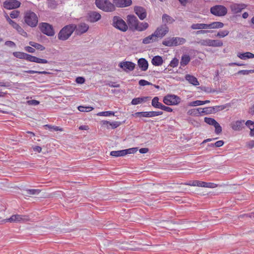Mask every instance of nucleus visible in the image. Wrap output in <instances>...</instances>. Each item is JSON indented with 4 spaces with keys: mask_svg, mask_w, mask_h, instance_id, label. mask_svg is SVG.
<instances>
[{
    "mask_svg": "<svg viewBox=\"0 0 254 254\" xmlns=\"http://www.w3.org/2000/svg\"><path fill=\"white\" fill-rule=\"evenodd\" d=\"M224 26L223 23L219 21L212 22L209 24L193 23L191 25L190 28L192 30H199L195 32L196 35L205 34L212 32V31L207 29H219Z\"/></svg>",
    "mask_w": 254,
    "mask_h": 254,
    "instance_id": "nucleus-1",
    "label": "nucleus"
},
{
    "mask_svg": "<svg viewBox=\"0 0 254 254\" xmlns=\"http://www.w3.org/2000/svg\"><path fill=\"white\" fill-rule=\"evenodd\" d=\"M76 28L74 24H69L64 26L59 32L58 38L62 41L67 40Z\"/></svg>",
    "mask_w": 254,
    "mask_h": 254,
    "instance_id": "nucleus-2",
    "label": "nucleus"
},
{
    "mask_svg": "<svg viewBox=\"0 0 254 254\" xmlns=\"http://www.w3.org/2000/svg\"><path fill=\"white\" fill-rule=\"evenodd\" d=\"M95 4L98 8L105 12H112L116 10L113 2L109 0H95Z\"/></svg>",
    "mask_w": 254,
    "mask_h": 254,
    "instance_id": "nucleus-3",
    "label": "nucleus"
},
{
    "mask_svg": "<svg viewBox=\"0 0 254 254\" xmlns=\"http://www.w3.org/2000/svg\"><path fill=\"white\" fill-rule=\"evenodd\" d=\"M24 21L28 26L34 27L37 25L38 21V17L34 12L28 11L25 13Z\"/></svg>",
    "mask_w": 254,
    "mask_h": 254,
    "instance_id": "nucleus-4",
    "label": "nucleus"
},
{
    "mask_svg": "<svg viewBox=\"0 0 254 254\" xmlns=\"http://www.w3.org/2000/svg\"><path fill=\"white\" fill-rule=\"evenodd\" d=\"M186 40L184 38L173 37L165 39L162 44L165 46L172 47L183 45L185 43Z\"/></svg>",
    "mask_w": 254,
    "mask_h": 254,
    "instance_id": "nucleus-5",
    "label": "nucleus"
},
{
    "mask_svg": "<svg viewBox=\"0 0 254 254\" xmlns=\"http://www.w3.org/2000/svg\"><path fill=\"white\" fill-rule=\"evenodd\" d=\"M112 25L121 31L125 32L128 29V26L125 21L120 17L115 16L113 18Z\"/></svg>",
    "mask_w": 254,
    "mask_h": 254,
    "instance_id": "nucleus-6",
    "label": "nucleus"
},
{
    "mask_svg": "<svg viewBox=\"0 0 254 254\" xmlns=\"http://www.w3.org/2000/svg\"><path fill=\"white\" fill-rule=\"evenodd\" d=\"M39 28L43 34L48 36H53L55 34L53 26L48 23H41L39 25Z\"/></svg>",
    "mask_w": 254,
    "mask_h": 254,
    "instance_id": "nucleus-7",
    "label": "nucleus"
},
{
    "mask_svg": "<svg viewBox=\"0 0 254 254\" xmlns=\"http://www.w3.org/2000/svg\"><path fill=\"white\" fill-rule=\"evenodd\" d=\"M211 13L216 16H224L227 12V8L223 5H217L210 8Z\"/></svg>",
    "mask_w": 254,
    "mask_h": 254,
    "instance_id": "nucleus-8",
    "label": "nucleus"
},
{
    "mask_svg": "<svg viewBox=\"0 0 254 254\" xmlns=\"http://www.w3.org/2000/svg\"><path fill=\"white\" fill-rule=\"evenodd\" d=\"M181 101L180 97L175 95H167L163 98V102L167 105H176Z\"/></svg>",
    "mask_w": 254,
    "mask_h": 254,
    "instance_id": "nucleus-9",
    "label": "nucleus"
},
{
    "mask_svg": "<svg viewBox=\"0 0 254 254\" xmlns=\"http://www.w3.org/2000/svg\"><path fill=\"white\" fill-rule=\"evenodd\" d=\"M29 220L28 216L21 215H13L9 218L4 220L5 222L17 223L20 222H25Z\"/></svg>",
    "mask_w": 254,
    "mask_h": 254,
    "instance_id": "nucleus-10",
    "label": "nucleus"
},
{
    "mask_svg": "<svg viewBox=\"0 0 254 254\" xmlns=\"http://www.w3.org/2000/svg\"><path fill=\"white\" fill-rule=\"evenodd\" d=\"M139 22L137 17L133 15H128L127 16V23L130 29L135 30Z\"/></svg>",
    "mask_w": 254,
    "mask_h": 254,
    "instance_id": "nucleus-11",
    "label": "nucleus"
},
{
    "mask_svg": "<svg viewBox=\"0 0 254 254\" xmlns=\"http://www.w3.org/2000/svg\"><path fill=\"white\" fill-rule=\"evenodd\" d=\"M119 66L126 72L131 71L134 69L135 64L131 62L123 61L119 63Z\"/></svg>",
    "mask_w": 254,
    "mask_h": 254,
    "instance_id": "nucleus-12",
    "label": "nucleus"
},
{
    "mask_svg": "<svg viewBox=\"0 0 254 254\" xmlns=\"http://www.w3.org/2000/svg\"><path fill=\"white\" fill-rule=\"evenodd\" d=\"M169 32L168 27L165 24L162 25L160 26L157 28L154 31V33L158 39H161L165 36L167 33Z\"/></svg>",
    "mask_w": 254,
    "mask_h": 254,
    "instance_id": "nucleus-13",
    "label": "nucleus"
},
{
    "mask_svg": "<svg viewBox=\"0 0 254 254\" xmlns=\"http://www.w3.org/2000/svg\"><path fill=\"white\" fill-rule=\"evenodd\" d=\"M21 2L17 0H7L3 2V6L7 9H15L20 6Z\"/></svg>",
    "mask_w": 254,
    "mask_h": 254,
    "instance_id": "nucleus-14",
    "label": "nucleus"
},
{
    "mask_svg": "<svg viewBox=\"0 0 254 254\" xmlns=\"http://www.w3.org/2000/svg\"><path fill=\"white\" fill-rule=\"evenodd\" d=\"M245 123L244 120H238L233 121L231 124V127L234 131H241L245 127Z\"/></svg>",
    "mask_w": 254,
    "mask_h": 254,
    "instance_id": "nucleus-15",
    "label": "nucleus"
},
{
    "mask_svg": "<svg viewBox=\"0 0 254 254\" xmlns=\"http://www.w3.org/2000/svg\"><path fill=\"white\" fill-rule=\"evenodd\" d=\"M113 2L115 7H125L132 4L131 0H113Z\"/></svg>",
    "mask_w": 254,
    "mask_h": 254,
    "instance_id": "nucleus-16",
    "label": "nucleus"
},
{
    "mask_svg": "<svg viewBox=\"0 0 254 254\" xmlns=\"http://www.w3.org/2000/svg\"><path fill=\"white\" fill-rule=\"evenodd\" d=\"M134 12L140 20L145 19L147 15L146 10L141 6H136L134 8Z\"/></svg>",
    "mask_w": 254,
    "mask_h": 254,
    "instance_id": "nucleus-17",
    "label": "nucleus"
},
{
    "mask_svg": "<svg viewBox=\"0 0 254 254\" xmlns=\"http://www.w3.org/2000/svg\"><path fill=\"white\" fill-rule=\"evenodd\" d=\"M25 60L28 62H35L39 64H47L48 63V61L45 59H40L28 54H26Z\"/></svg>",
    "mask_w": 254,
    "mask_h": 254,
    "instance_id": "nucleus-18",
    "label": "nucleus"
},
{
    "mask_svg": "<svg viewBox=\"0 0 254 254\" xmlns=\"http://www.w3.org/2000/svg\"><path fill=\"white\" fill-rule=\"evenodd\" d=\"M246 7V5L242 3H233L230 6L232 11L234 13H238L241 12V11L245 9Z\"/></svg>",
    "mask_w": 254,
    "mask_h": 254,
    "instance_id": "nucleus-19",
    "label": "nucleus"
},
{
    "mask_svg": "<svg viewBox=\"0 0 254 254\" xmlns=\"http://www.w3.org/2000/svg\"><path fill=\"white\" fill-rule=\"evenodd\" d=\"M101 16L99 13L92 11L88 14V20L91 22H95L101 19Z\"/></svg>",
    "mask_w": 254,
    "mask_h": 254,
    "instance_id": "nucleus-20",
    "label": "nucleus"
},
{
    "mask_svg": "<svg viewBox=\"0 0 254 254\" xmlns=\"http://www.w3.org/2000/svg\"><path fill=\"white\" fill-rule=\"evenodd\" d=\"M137 64L142 71H145L148 69V62L144 58L139 59L137 61Z\"/></svg>",
    "mask_w": 254,
    "mask_h": 254,
    "instance_id": "nucleus-21",
    "label": "nucleus"
},
{
    "mask_svg": "<svg viewBox=\"0 0 254 254\" xmlns=\"http://www.w3.org/2000/svg\"><path fill=\"white\" fill-rule=\"evenodd\" d=\"M158 41L155 33L154 32L151 35H149L142 40V43L144 44H148Z\"/></svg>",
    "mask_w": 254,
    "mask_h": 254,
    "instance_id": "nucleus-22",
    "label": "nucleus"
},
{
    "mask_svg": "<svg viewBox=\"0 0 254 254\" xmlns=\"http://www.w3.org/2000/svg\"><path fill=\"white\" fill-rule=\"evenodd\" d=\"M88 29L89 26L84 23H82L78 25L76 32L77 34H82L85 33Z\"/></svg>",
    "mask_w": 254,
    "mask_h": 254,
    "instance_id": "nucleus-23",
    "label": "nucleus"
},
{
    "mask_svg": "<svg viewBox=\"0 0 254 254\" xmlns=\"http://www.w3.org/2000/svg\"><path fill=\"white\" fill-rule=\"evenodd\" d=\"M237 57L241 60H246L249 59L254 58V54L251 52H246L244 53H238L237 54Z\"/></svg>",
    "mask_w": 254,
    "mask_h": 254,
    "instance_id": "nucleus-24",
    "label": "nucleus"
},
{
    "mask_svg": "<svg viewBox=\"0 0 254 254\" xmlns=\"http://www.w3.org/2000/svg\"><path fill=\"white\" fill-rule=\"evenodd\" d=\"M185 79L190 84H191L194 86L199 85V83L197 80V78L193 75L190 74H186L185 76Z\"/></svg>",
    "mask_w": 254,
    "mask_h": 254,
    "instance_id": "nucleus-25",
    "label": "nucleus"
},
{
    "mask_svg": "<svg viewBox=\"0 0 254 254\" xmlns=\"http://www.w3.org/2000/svg\"><path fill=\"white\" fill-rule=\"evenodd\" d=\"M163 62L162 57L160 56H154L151 60V63L155 66H160L163 64Z\"/></svg>",
    "mask_w": 254,
    "mask_h": 254,
    "instance_id": "nucleus-26",
    "label": "nucleus"
},
{
    "mask_svg": "<svg viewBox=\"0 0 254 254\" xmlns=\"http://www.w3.org/2000/svg\"><path fill=\"white\" fill-rule=\"evenodd\" d=\"M39 189H29L24 191V195L27 196H30L33 195H37L40 192Z\"/></svg>",
    "mask_w": 254,
    "mask_h": 254,
    "instance_id": "nucleus-27",
    "label": "nucleus"
},
{
    "mask_svg": "<svg viewBox=\"0 0 254 254\" xmlns=\"http://www.w3.org/2000/svg\"><path fill=\"white\" fill-rule=\"evenodd\" d=\"M149 98V97H143L133 98L131 101V104L136 105L143 102L146 101Z\"/></svg>",
    "mask_w": 254,
    "mask_h": 254,
    "instance_id": "nucleus-28",
    "label": "nucleus"
},
{
    "mask_svg": "<svg viewBox=\"0 0 254 254\" xmlns=\"http://www.w3.org/2000/svg\"><path fill=\"white\" fill-rule=\"evenodd\" d=\"M245 125L250 129V135L254 136V122L251 120H248L245 123Z\"/></svg>",
    "mask_w": 254,
    "mask_h": 254,
    "instance_id": "nucleus-29",
    "label": "nucleus"
},
{
    "mask_svg": "<svg viewBox=\"0 0 254 254\" xmlns=\"http://www.w3.org/2000/svg\"><path fill=\"white\" fill-rule=\"evenodd\" d=\"M190 57L188 55H184L182 56L180 64L181 66H185L190 62Z\"/></svg>",
    "mask_w": 254,
    "mask_h": 254,
    "instance_id": "nucleus-30",
    "label": "nucleus"
},
{
    "mask_svg": "<svg viewBox=\"0 0 254 254\" xmlns=\"http://www.w3.org/2000/svg\"><path fill=\"white\" fill-rule=\"evenodd\" d=\"M149 27V24L147 22H138L135 30L142 31L147 29Z\"/></svg>",
    "mask_w": 254,
    "mask_h": 254,
    "instance_id": "nucleus-31",
    "label": "nucleus"
},
{
    "mask_svg": "<svg viewBox=\"0 0 254 254\" xmlns=\"http://www.w3.org/2000/svg\"><path fill=\"white\" fill-rule=\"evenodd\" d=\"M110 155L113 157H120L126 155V152L124 150L112 151L110 152Z\"/></svg>",
    "mask_w": 254,
    "mask_h": 254,
    "instance_id": "nucleus-32",
    "label": "nucleus"
},
{
    "mask_svg": "<svg viewBox=\"0 0 254 254\" xmlns=\"http://www.w3.org/2000/svg\"><path fill=\"white\" fill-rule=\"evenodd\" d=\"M210 47H222L223 45L221 41L218 40L210 39Z\"/></svg>",
    "mask_w": 254,
    "mask_h": 254,
    "instance_id": "nucleus-33",
    "label": "nucleus"
},
{
    "mask_svg": "<svg viewBox=\"0 0 254 254\" xmlns=\"http://www.w3.org/2000/svg\"><path fill=\"white\" fill-rule=\"evenodd\" d=\"M152 106L155 108L160 109L162 103L159 102V98L155 97L152 100Z\"/></svg>",
    "mask_w": 254,
    "mask_h": 254,
    "instance_id": "nucleus-34",
    "label": "nucleus"
},
{
    "mask_svg": "<svg viewBox=\"0 0 254 254\" xmlns=\"http://www.w3.org/2000/svg\"><path fill=\"white\" fill-rule=\"evenodd\" d=\"M162 21L164 23H172L175 20L169 15L164 14L162 15Z\"/></svg>",
    "mask_w": 254,
    "mask_h": 254,
    "instance_id": "nucleus-35",
    "label": "nucleus"
},
{
    "mask_svg": "<svg viewBox=\"0 0 254 254\" xmlns=\"http://www.w3.org/2000/svg\"><path fill=\"white\" fill-rule=\"evenodd\" d=\"M29 45L32 47L36 48V49L39 50L40 51H43L45 49V48L43 45L32 41H30L29 42Z\"/></svg>",
    "mask_w": 254,
    "mask_h": 254,
    "instance_id": "nucleus-36",
    "label": "nucleus"
},
{
    "mask_svg": "<svg viewBox=\"0 0 254 254\" xmlns=\"http://www.w3.org/2000/svg\"><path fill=\"white\" fill-rule=\"evenodd\" d=\"M198 110H199V115L201 114H203V113L205 114L212 113V109H211V107H205L204 108H198Z\"/></svg>",
    "mask_w": 254,
    "mask_h": 254,
    "instance_id": "nucleus-37",
    "label": "nucleus"
},
{
    "mask_svg": "<svg viewBox=\"0 0 254 254\" xmlns=\"http://www.w3.org/2000/svg\"><path fill=\"white\" fill-rule=\"evenodd\" d=\"M13 55L17 58L25 60L26 53L21 52H14L13 53Z\"/></svg>",
    "mask_w": 254,
    "mask_h": 254,
    "instance_id": "nucleus-38",
    "label": "nucleus"
},
{
    "mask_svg": "<svg viewBox=\"0 0 254 254\" xmlns=\"http://www.w3.org/2000/svg\"><path fill=\"white\" fill-rule=\"evenodd\" d=\"M229 31L227 30H221L218 32L216 36L219 38H224L225 36H227L229 34Z\"/></svg>",
    "mask_w": 254,
    "mask_h": 254,
    "instance_id": "nucleus-39",
    "label": "nucleus"
},
{
    "mask_svg": "<svg viewBox=\"0 0 254 254\" xmlns=\"http://www.w3.org/2000/svg\"><path fill=\"white\" fill-rule=\"evenodd\" d=\"M197 43L201 46L210 47L209 39H201Z\"/></svg>",
    "mask_w": 254,
    "mask_h": 254,
    "instance_id": "nucleus-40",
    "label": "nucleus"
},
{
    "mask_svg": "<svg viewBox=\"0 0 254 254\" xmlns=\"http://www.w3.org/2000/svg\"><path fill=\"white\" fill-rule=\"evenodd\" d=\"M204 122L209 125L214 126L217 123L215 120L213 118L205 117L204 118Z\"/></svg>",
    "mask_w": 254,
    "mask_h": 254,
    "instance_id": "nucleus-41",
    "label": "nucleus"
},
{
    "mask_svg": "<svg viewBox=\"0 0 254 254\" xmlns=\"http://www.w3.org/2000/svg\"><path fill=\"white\" fill-rule=\"evenodd\" d=\"M133 116L136 117H146L148 118V112H136L134 114Z\"/></svg>",
    "mask_w": 254,
    "mask_h": 254,
    "instance_id": "nucleus-42",
    "label": "nucleus"
},
{
    "mask_svg": "<svg viewBox=\"0 0 254 254\" xmlns=\"http://www.w3.org/2000/svg\"><path fill=\"white\" fill-rule=\"evenodd\" d=\"M226 108L224 105L216 106L213 107H211L212 109V113L217 112L224 110Z\"/></svg>",
    "mask_w": 254,
    "mask_h": 254,
    "instance_id": "nucleus-43",
    "label": "nucleus"
},
{
    "mask_svg": "<svg viewBox=\"0 0 254 254\" xmlns=\"http://www.w3.org/2000/svg\"><path fill=\"white\" fill-rule=\"evenodd\" d=\"M15 29H16L17 31L23 37H27V33L23 29V28L20 25H18Z\"/></svg>",
    "mask_w": 254,
    "mask_h": 254,
    "instance_id": "nucleus-44",
    "label": "nucleus"
},
{
    "mask_svg": "<svg viewBox=\"0 0 254 254\" xmlns=\"http://www.w3.org/2000/svg\"><path fill=\"white\" fill-rule=\"evenodd\" d=\"M97 115L100 116L108 117V116H110L112 115H114V112L113 111L102 112H100V113H98Z\"/></svg>",
    "mask_w": 254,
    "mask_h": 254,
    "instance_id": "nucleus-45",
    "label": "nucleus"
},
{
    "mask_svg": "<svg viewBox=\"0 0 254 254\" xmlns=\"http://www.w3.org/2000/svg\"><path fill=\"white\" fill-rule=\"evenodd\" d=\"M202 101L196 100L194 101L190 102L189 103L188 106L191 107L197 106L202 105Z\"/></svg>",
    "mask_w": 254,
    "mask_h": 254,
    "instance_id": "nucleus-46",
    "label": "nucleus"
},
{
    "mask_svg": "<svg viewBox=\"0 0 254 254\" xmlns=\"http://www.w3.org/2000/svg\"><path fill=\"white\" fill-rule=\"evenodd\" d=\"M254 73V69L251 70H239L238 72V74H243V75H248L250 73Z\"/></svg>",
    "mask_w": 254,
    "mask_h": 254,
    "instance_id": "nucleus-47",
    "label": "nucleus"
},
{
    "mask_svg": "<svg viewBox=\"0 0 254 254\" xmlns=\"http://www.w3.org/2000/svg\"><path fill=\"white\" fill-rule=\"evenodd\" d=\"M188 114L189 115H193V116H197L199 115V110H198V108L193 109L190 110L188 112Z\"/></svg>",
    "mask_w": 254,
    "mask_h": 254,
    "instance_id": "nucleus-48",
    "label": "nucleus"
},
{
    "mask_svg": "<svg viewBox=\"0 0 254 254\" xmlns=\"http://www.w3.org/2000/svg\"><path fill=\"white\" fill-rule=\"evenodd\" d=\"M215 127V132L218 134L222 132V127L218 123H216L214 126Z\"/></svg>",
    "mask_w": 254,
    "mask_h": 254,
    "instance_id": "nucleus-49",
    "label": "nucleus"
},
{
    "mask_svg": "<svg viewBox=\"0 0 254 254\" xmlns=\"http://www.w3.org/2000/svg\"><path fill=\"white\" fill-rule=\"evenodd\" d=\"M215 127V132L218 134L222 132V127L218 123H216L214 126Z\"/></svg>",
    "mask_w": 254,
    "mask_h": 254,
    "instance_id": "nucleus-50",
    "label": "nucleus"
},
{
    "mask_svg": "<svg viewBox=\"0 0 254 254\" xmlns=\"http://www.w3.org/2000/svg\"><path fill=\"white\" fill-rule=\"evenodd\" d=\"M179 64V60L177 58H174L170 62L169 65L172 67H177Z\"/></svg>",
    "mask_w": 254,
    "mask_h": 254,
    "instance_id": "nucleus-51",
    "label": "nucleus"
},
{
    "mask_svg": "<svg viewBox=\"0 0 254 254\" xmlns=\"http://www.w3.org/2000/svg\"><path fill=\"white\" fill-rule=\"evenodd\" d=\"M24 72H26V73H37L41 74H47L49 73V72H48L47 71H35V70H26V71H24Z\"/></svg>",
    "mask_w": 254,
    "mask_h": 254,
    "instance_id": "nucleus-52",
    "label": "nucleus"
},
{
    "mask_svg": "<svg viewBox=\"0 0 254 254\" xmlns=\"http://www.w3.org/2000/svg\"><path fill=\"white\" fill-rule=\"evenodd\" d=\"M20 14V12L18 10H13L10 13V17L11 18H17Z\"/></svg>",
    "mask_w": 254,
    "mask_h": 254,
    "instance_id": "nucleus-53",
    "label": "nucleus"
},
{
    "mask_svg": "<svg viewBox=\"0 0 254 254\" xmlns=\"http://www.w3.org/2000/svg\"><path fill=\"white\" fill-rule=\"evenodd\" d=\"M126 155L128 154H133L137 151V148H131L127 149H124Z\"/></svg>",
    "mask_w": 254,
    "mask_h": 254,
    "instance_id": "nucleus-54",
    "label": "nucleus"
},
{
    "mask_svg": "<svg viewBox=\"0 0 254 254\" xmlns=\"http://www.w3.org/2000/svg\"><path fill=\"white\" fill-rule=\"evenodd\" d=\"M46 127H48L50 129H52L54 131H62L63 129L62 128H60L57 126H52L49 125H47L45 126Z\"/></svg>",
    "mask_w": 254,
    "mask_h": 254,
    "instance_id": "nucleus-55",
    "label": "nucleus"
},
{
    "mask_svg": "<svg viewBox=\"0 0 254 254\" xmlns=\"http://www.w3.org/2000/svg\"><path fill=\"white\" fill-rule=\"evenodd\" d=\"M121 125V123L120 122H113L110 124V126L112 128H116L119 127Z\"/></svg>",
    "mask_w": 254,
    "mask_h": 254,
    "instance_id": "nucleus-56",
    "label": "nucleus"
},
{
    "mask_svg": "<svg viewBox=\"0 0 254 254\" xmlns=\"http://www.w3.org/2000/svg\"><path fill=\"white\" fill-rule=\"evenodd\" d=\"M139 85L140 86H145L151 85L152 83L144 79H141L139 81Z\"/></svg>",
    "mask_w": 254,
    "mask_h": 254,
    "instance_id": "nucleus-57",
    "label": "nucleus"
},
{
    "mask_svg": "<svg viewBox=\"0 0 254 254\" xmlns=\"http://www.w3.org/2000/svg\"><path fill=\"white\" fill-rule=\"evenodd\" d=\"M40 102L36 100H31L27 101V104L29 105L36 106L39 105Z\"/></svg>",
    "mask_w": 254,
    "mask_h": 254,
    "instance_id": "nucleus-58",
    "label": "nucleus"
},
{
    "mask_svg": "<svg viewBox=\"0 0 254 254\" xmlns=\"http://www.w3.org/2000/svg\"><path fill=\"white\" fill-rule=\"evenodd\" d=\"M160 109L162 110H164L165 111L168 112H171L173 111L172 108H171L170 107L166 106L163 105L162 104Z\"/></svg>",
    "mask_w": 254,
    "mask_h": 254,
    "instance_id": "nucleus-59",
    "label": "nucleus"
},
{
    "mask_svg": "<svg viewBox=\"0 0 254 254\" xmlns=\"http://www.w3.org/2000/svg\"><path fill=\"white\" fill-rule=\"evenodd\" d=\"M107 85L112 87H119L120 86V85L116 82H110Z\"/></svg>",
    "mask_w": 254,
    "mask_h": 254,
    "instance_id": "nucleus-60",
    "label": "nucleus"
},
{
    "mask_svg": "<svg viewBox=\"0 0 254 254\" xmlns=\"http://www.w3.org/2000/svg\"><path fill=\"white\" fill-rule=\"evenodd\" d=\"M206 182L196 180V187H205Z\"/></svg>",
    "mask_w": 254,
    "mask_h": 254,
    "instance_id": "nucleus-61",
    "label": "nucleus"
},
{
    "mask_svg": "<svg viewBox=\"0 0 254 254\" xmlns=\"http://www.w3.org/2000/svg\"><path fill=\"white\" fill-rule=\"evenodd\" d=\"M5 45L10 47H14L16 46L15 44L11 41H7L5 42Z\"/></svg>",
    "mask_w": 254,
    "mask_h": 254,
    "instance_id": "nucleus-62",
    "label": "nucleus"
},
{
    "mask_svg": "<svg viewBox=\"0 0 254 254\" xmlns=\"http://www.w3.org/2000/svg\"><path fill=\"white\" fill-rule=\"evenodd\" d=\"M25 50L26 51L31 53H33L35 52V49L30 46L25 47Z\"/></svg>",
    "mask_w": 254,
    "mask_h": 254,
    "instance_id": "nucleus-63",
    "label": "nucleus"
},
{
    "mask_svg": "<svg viewBox=\"0 0 254 254\" xmlns=\"http://www.w3.org/2000/svg\"><path fill=\"white\" fill-rule=\"evenodd\" d=\"M224 143V142L221 140L216 141L215 143H214V145H215V146L216 147H219L223 146Z\"/></svg>",
    "mask_w": 254,
    "mask_h": 254,
    "instance_id": "nucleus-64",
    "label": "nucleus"
}]
</instances>
